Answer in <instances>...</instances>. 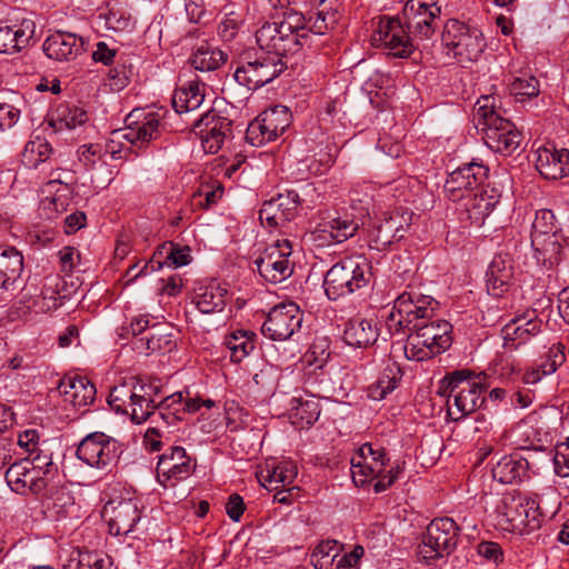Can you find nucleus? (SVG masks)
Listing matches in <instances>:
<instances>
[{
  "mask_svg": "<svg viewBox=\"0 0 569 569\" xmlns=\"http://www.w3.org/2000/svg\"><path fill=\"white\" fill-rule=\"evenodd\" d=\"M489 169L482 163L470 162L453 170L443 186L452 201L466 199L460 211V221L469 226L481 227L499 202L500 194L495 188L466 194L478 189L488 178Z\"/></svg>",
  "mask_w": 569,
  "mask_h": 569,
  "instance_id": "1",
  "label": "nucleus"
},
{
  "mask_svg": "<svg viewBox=\"0 0 569 569\" xmlns=\"http://www.w3.org/2000/svg\"><path fill=\"white\" fill-rule=\"evenodd\" d=\"M256 40L268 54H277L283 60L310 46L307 19L298 11L288 10L280 21L266 22L257 30Z\"/></svg>",
  "mask_w": 569,
  "mask_h": 569,
  "instance_id": "2",
  "label": "nucleus"
},
{
  "mask_svg": "<svg viewBox=\"0 0 569 569\" xmlns=\"http://www.w3.org/2000/svg\"><path fill=\"white\" fill-rule=\"evenodd\" d=\"M485 379V376L462 369L441 380L439 395L447 397V412L451 420L459 421L482 406L487 390Z\"/></svg>",
  "mask_w": 569,
  "mask_h": 569,
  "instance_id": "3",
  "label": "nucleus"
},
{
  "mask_svg": "<svg viewBox=\"0 0 569 569\" xmlns=\"http://www.w3.org/2000/svg\"><path fill=\"white\" fill-rule=\"evenodd\" d=\"M492 97H481L476 103V117L487 147L495 152L509 156L518 149L521 134L510 120L495 109Z\"/></svg>",
  "mask_w": 569,
  "mask_h": 569,
  "instance_id": "4",
  "label": "nucleus"
},
{
  "mask_svg": "<svg viewBox=\"0 0 569 569\" xmlns=\"http://www.w3.org/2000/svg\"><path fill=\"white\" fill-rule=\"evenodd\" d=\"M371 276V263L366 257H346L326 272L323 289L330 300H338L367 287Z\"/></svg>",
  "mask_w": 569,
  "mask_h": 569,
  "instance_id": "5",
  "label": "nucleus"
},
{
  "mask_svg": "<svg viewBox=\"0 0 569 569\" xmlns=\"http://www.w3.org/2000/svg\"><path fill=\"white\" fill-rule=\"evenodd\" d=\"M452 326L446 320H428L413 325L405 346V355L409 360L425 361L447 350L452 342Z\"/></svg>",
  "mask_w": 569,
  "mask_h": 569,
  "instance_id": "6",
  "label": "nucleus"
},
{
  "mask_svg": "<svg viewBox=\"0 0 569 569\" xmlns=\"http://www.w3.org/2000/svg\"><path fill=\"white\" fill-rule=\"evenodd\" d=\"M500 523L507 530L530 533L540 528L542 513L536 498L517 495H505L497 508Z\"/></svg>",
  "mask_w": 569,
  "mask_h": 569,
  "instance_id": "7",
  "label": "nucleus"
},
{
  "mask_svg": "<svg viewBox=\"0 0 569 569\" xmlns=\"http://www.w3.org/2000/svg\"><path fill=\"white\" fill-rule=\"evenodd\" d=\"M441 41L448 54L451 53L461 63L477 61L486 47L480 30L455 19L446 22Z\"/></svg>",
  "mask_w": 569,
  "mask_h": 569,
  "instance_id": "8",
  "label": "nucleus"
},
{
  "mask_svg": "<svg viewBox=\"0 0 569 569\" xmlns=\"http://www.w3.org/2000/svg\"><path fill=\"white\" fill-rule=\"evenodd\" d=\"M460 539V527L452 518L433 519L427 527L420 553L426 560H437L452 553Z\"/></svg>",
  "mask_w": 569,
  "mask_h": 569,
  "instance_id": "9",
  "label": "nucleus"
},
{
  "mask_svg": "<svg viewBox=\"0 0 569 569\" xmlns=\"http://www.w3.org/2000/svg\"><path fill=\"white\" fill-rule=\"evenodd\" d=\"M121 453V445L116 439L98 431L87 435L76 451L79 460L100 470H108L114 466Z\"/></svg>",
  "mask_w": 569,
  "mask_h": 569,
  "instance_id": "10",
  "label": "nucleus"
},
{
  "mask_svg": "<svg viewBox=\"0 0 569 569\" xmlns=\"http://www.w3.org/2000/svg\"><path fill=\"white\" fill-rule=\"evenodd\" d=\"M288 68L287 60L277 54L263 53L254 60H246L234 71V80L249 90L271 82Z\"/></svg>",
  "mask_w": 569,
  "mask_h": 569,
  "instance_id": "11",
  "label": "nucleus"
},
{
  "mask_svg": "<svg viewBox=\"0 0 569 569\" xmlns=\"http://www.w3.org/2000/svg\"><path fill=\"white\" fill-rule=\"evenodd\" d=\"M291 123V112L284 106H276L260 113L246 131V140L254 147L274 141Z\"/></svg>",
  "mask_w": 569,
  "mask_h": 569,
  "instance_id": "12",
  "label": "nucleus"
},
{
  "mask_svg": "<svg viewBox=\"0 0 569 569\" xmlns=\"http://www.w3.org/2000/svg\"><path fill=\"white\" fill-rule=\"evenodd\" d=\"M127 127L113 132L118 140H127L131 144H143L158 139L166 128L162 114L156 111L133 110L126 119Z\"/></svg>",
  "mask_w": 569,
  "mask_h": 569,
  "instance_id": "13",
  "label": "nucleus"
},
{
  "mask_svg": "<svg viewBox=\"0 0 569 569\" xmlns=\"http://www.w3.org/2000/svg\"><path fill=\"white\" fill-rule=\"evenodd\" d=\"M440 11L436 0H408L403 6L402 17L409 32L428 40L438 27Z\"/></svg>",
  "mask_w": 569,
  "mask_h": 569,
  "instance_id": "14",
  "label": "nucleus"
},
{
  "mask_svg": "<svg viewBox=\"0 0 569 569\" xmlns=\"http://www.w3.org/2000/svg\"><path fill=\"white\" fill-rule=\"evenodd\" d=\"M411 220L412 212L406 208L400 207L385 212L383 217L375 222L370 231V247L385 250L395 241L401 240L410 227Z\"/></svg>",
  "mask_w": 569,
  "mask_h": 569,
  "instance_id": "15",
  "label": "nucleus"
},
{
  "mask_svg": "<svg viewBox=\"0 0 569 569\" xmlns=\"http://www.w3.org/2000/svg\"><path fill=\"white\" fill-rule=\"evenodd\" d=\"M302 323V312L298 305L293 302L282 303L273 307L261 327V332L266 338L273 341H284L290 339Z\"/></svg>",
  "mask_w": 569,
  "mask_h": 569,
  "instance_id": "16",
  "label": "nucleus"
},
{
  "mask_svg": "<svg viewBox=\"0 0 569 569\" xmlns=\"http://www.w3.org/2000/svg\"><path fill=\"white\" fill-rule=\"evenodd\" d=\"M192 131L200 137L206 152L216 153L224 140L231 137L232 121L219 111L210 109L192 120Z\"/></svg>",
  "mask_w": 569,
  "mask_h": 569,
  "instance_id": "17",
  "label": "nucleus"
},
{
  "mask_svg": "<svg viewBox=\"0 0 569 569\" xmlns=\"http://www.w3.org/2000/svg\"><path fill=\"white\" fill-rule=\"evenodd\" d=\"M371 41L376 47L387 49L388 53L396 58H407L415 50L413 42L398 18L381 17Z\"/></svg>",
  "mask_w": 569,
  "mask_h": 569,
  "instance_id": "18",
  "label": "nucleus"
},
{
  "mask_svg": "<svg viewBox=\"0 0 569 569\" xmlns=\"http://www.w3.org/2000/svg\"><path fill=\"white\" fill-rule=\"evenodd\" d=\"M157 392L158 388L152 385L141 382L138 386L128 413L132 422L140 425L151 418V422H158L160 419L167 427L176 425L179 420L177 416L158 410L154 399Z\"/></svg>",
  "mask_w": 569,
  "mask_h": 569,
  "instance_id": "19",
  "label": "nucleus"
},
{
  "mask_svg": "<svg viewBox=\"0 0 569 569\" xmlns=\"http://www.w3.org/2000/svg\"><path fill=\"white\" fill-rule=\"evenodd\" d=\"M102 518L113 536H126L140 520V510L131 499L111 500L102 510Z\"/></svg>",
  "mask_w": 569,
  "mask_h": 569,
  "instance_id": "20",
  "label": "nucleus"
},
{
  "mask_svg": "<svg viewBox=\"0 0 569 569\" xmlns=\"http://www.w3.org/2000/svg\"><path fill=\"white\" fill-rule=\"evenodd\" d=\"M438 307L436 299L417 290L405 291L396 299V308L412 326L431 320Z\"/></svg>",
  "mask_w": 569,
  "mask_h": 569,
  "instance_id": "21",
  "label": "nucleus"
},
{
  "mask_svg": "<svg viewBox=\"0 0 569 569\" xmlns=\"http://www.w3.org/2000/svg\"><path fill=\"white\" fill-rule=\"evenodd\" d=\"M300 206V197L297 191L289 190L286 193H279L262 203L259 211L261 221H266L270 227L281 226L292 220Z\"/></svg>",
  "mask_w": 569,
  "mask_h": 569,
  "instance_id": "22",
  "label": "nucleus"
},
{
  "mask_svg": "<svg viewBox=\"0 0 569 569\" xmlns=\"http://www.w3.org/2000/svg\"><path fill=\"white\" fill-rule=\"evenodd\" d=\"M6 481L12 491L20 495H40L48 486L47 479L37 475V469H31L29 460L13 462L6 471Z\"/></svg>",
  "mask_w": 569,
  "mask_h": 569,
  "instance_id": "23",
  "label": "nucleus"
},
{
  "mask_svg": "<svg viewBox=\"0 0 569 569\" xmlns=\"http://www.w3.org/2000/svg\"><path fill=\"white\" fill-rule=\"evenodd\" d=\"M532 315L533 311L518 315L502 327L501 337L505 348L516 350L540 332L541 320Z\"/></svg>",
  "mask_w": 569,
  "mask_h": 569,
  "instance_id": "24",
  "label": "nucleus"
},
{
  "mask_svg": "<svg viewBox=\"0 0 569 569\" xmlns=\"http://www.w3.org/2000/svg\"><path fill=\"white\" fill-rule=\"evenodd\" d=\"M42 49L49 59L68 62L84 51V41L76 33L57 31L44 40Z\"/></svg>",
  "mask_w": 569,
  "mask_h": 569,
  "instance_id": "25",
  "label": "nucleus"
},
{
  "mask_svg": "<svg viewBox=\"0 0 569 569\" xmlns=\"http://www.w3.org/2000/svg\"><path fill=\"white\" fill-rule=\"evenodd\" d=\"M359 227L360 222L358 219L345 214L319 224L312 236L313 240L317 241L319 246L341 243L353 237Z\"/></svg>",
  "mask_w": 569,
  "mask_h": 569,
  "instance_id": "26",
  "label": "nucleus"
},
{
  "mask_svg": "<svg viewBox=\"0 0 569 569\" xmlns=\"http://www.w3.org/2000/svg\"><path fill=\"white\" fill-rule=\"evenodd\" d=\"M192 467L190 458L184 448L171 447L170 452L160 456L157 465V478L160 483L166 486L168 480H182L191 473Z\"/></svg>",
  "mask_w": 569,
  "mask_h": 569,
  "instance_id": "27",
  "label": "nucleus"
},
{
  "mask_svg": "<svg viewBox=\"0 0 569 569\" xmlns=\"http://www.w3.org/2000/svg\"><path fill=\"white\" fill-rule=\"evenodd\" d=\"M36 34L32 19H22L12 26H0V53L13 54L27 48Z\"/></svg>",
  "mask_w": 569,
  "mask_h": 569,
  "instance_id": "28",
  "label": "nucleus"
},
{
  "mask_svg": "<svg viewBox=\"0 0 569 569\" xmlns=\"http://www.w3.org/2000/svg\"><path fill=\"white\" fill-rule=\"evenodd\" d=\"M536 168L546 179L557 180L569 176V150L539 148L536 152Z\"/></svg>",
  "mask_w": 569,
  "mask_h": 569,
  "instance_id": "29",
  "label": "nucleus"
},
{
  "mask_svg": "<svg viewBox=\"0 0 569 569\" xmlns=\"http://www.w3.org/2000/svg\"><path fill=\"white\" fill-rule=\"evenodd\" d=\"M23 256L13 247H0V289L14 291L23 283Z\"/></svg>",
  "mask_w": 569,
  "mask_h": 569,
  "instance_id": "30",
  "label": "nucleus"
},
{
  "mask_svg": "<svg viewBox=\"0 0 569 569\" xmlns=\"http://www.w3.org/2000/svg\"><path fill=\"white\" fill-rule=\"evenodd\" d=\"M529 461L519 453L501 457L492 467L495 480L505 485H513L529 478Z\"/></svg>",
  "mask_w": 569,
  "mask_h": 569,
  "instance_id": "31",
  "label": "nucleus"
},
{
  "mask_svg": "<svg viewBox=\"0 0 569 569\" xmlns=\"http://www.w3.org/2000/svg\"><path fill=\"white\" fill-rule=\"evenodd\" d=\"M513 274L512 260L509 256L497 254L487 272L486 284L489 295L501 297L508 291Z\"/></svg>",
  "mask_w": 569,
  "mask_h": 569,
  "instance_id": "32",
  "label": "nucleus"
},
{
  "mask_svg": "<svg viewBox=\"0 0 569 569\" xmlns=\"http://www.w3.org/2000/svg\"><path fill=\"white\" fill-rule=\"evenodd\" d=\"M378 338L377 323L373 319L355 317L345 325L343 340L356 348H367L373 345Z\"/></svg>",
  "mask_w": 569,
  "mask_h": 569,
  "instance_id": "33",
  "label": "nucleus"
},
{
  "mask_svg": "<svg viewBox=\"0 0 569 569\" xmlns=\"http://www.w3.org/2000/svg\"><path fill=\"white\" fill-rule=\"evenodd\" d=\"M176 347L169 327L166 325L154 323L150 327L149 331L134 339L133 348L140 353L150 352H169Z\"/></svg>",
  "mask_w": 569,
  "mask_h": 569,
  "instance_id": "34",
  "label": "nucleus"
},
{
  "mask_svg": "<svg viewBox=\"0 0 569 569\" xmlns=\"http://www.w3.org/2000/svg\"><path fill=\"white\" fill-rule=\"evenodd\" d=\"M58 389L76 408L92 403L97 393L94 385L84 377H66L60 381Z\"/></svg>",
  "mask_w": 569,
  "mask_h": 569,
  "instance_id": "35",
  "label": "nucleus"
},
{
  "mask_svg": "<svg viewBox=\"0 0 569 569\" xmlns=\"http://www.w3.org/2000/svg\"><path fill=\"white\" fill-rule=\"evenodd\" d=\"M531 246L535 258L547 270H552L561 261L562 244L560 234H550L545 238H532Z\"/></svg>",
  "mask_w": 569,
  "mask_h": 569,
  "instance_id": "36",
  "label": "nucleus"
},
{
  "mask_svg": "<svg viewBox=\"0 0 569 569\" xmlns=\"http://www.w3.org/2000/svg\"><path fill=\"white\" fill-rule=\"evenodd\" d=\"M204 101V84L190 81L187 86L174 90L172 107L179 114H188L198 110Z\"/></svg>",
  "mask_w": 569,
  "mask_h": 569,
  "instance_id": "37",
  "label": "nucleus"
},
{
  "mask_svg": "<svg viewBox=\"0 0 569 569\" xmlns=\"http://www.w3.org/2000/svg\"><path fill=\"white\" fill-rule=\"evenodd\" d=\"M227 289L217 282L199 288L193 302L201 313L221 312L227 303Z\"/></svg>",
  "mask_w": 569,
  "mask_h": 569,
  "instance_id": "38",
  "label": "nucleus"
},
{
  "mask_svg": "<svg viewBox=\"0 0 569 569\" xmlns=\"http://www.w3.org/2000/svg\"><path fill=\"white\" fill-rule=\"evenodd\" d=\"M342 546L336 540L320 542L311 555L315 569H342Z\"/></svg>",
  "mask_w": 569,
  "mask_h": 569,
  "instance_id": "39",
  "label": "nucleus"
},
{
  "mask_svg": "<svg viewBox=\"0 0 569 569\" xmlns=\"http://www.w3.org/2000/svg\"><path fill=\"white\" fill-rule=\"evenodd\" d=\"M227 60V54L209 42L199 44L190 57L191 66L199 71H214Z\"/></svg>",
  "mask_w": 569,
  "mask_h": 569,
  "instance_id": "40",
  "label": "nucleus"
},
{
  "mask_svg": "<svg viewBox=\"0 0 569 569\" xmlns=\"http://www.w3.org/2000/svg\"><path fill=\"white\" fill-rule=\"evenodd\" d=\"M63 569H112V560L100 551L73 550Z\"/></svg>",
  "mask_w": 569,
  "mask_h": 569,
  "instance_id": "41",
  "label": "nucleus"
},
{
  "mask_svg": "<svg viewBox=\"0 0 569 569\" xmlns=\"http://www.w3.org/2000/svg\"><path fill=\"white\" fill-rule=\"evenodd\" d=\"M256 335L251 331L238 330L224 338V347L230 353L232 362L239 363L256 348Z\"/></svg>",
  "mask_w": 569,
  "mask_h": 569,
  "instance_id": "42",
  "label": "nucleus"
},
{
  "mask_svg": "<svg viewBox=\"0 0 569 569\" xmlns=\"http://www.w3.org/2000/svg\"><path fill=\"white\" fill-rule=\"evenodd\" d=\"M401 379V370L396 365L387 366L376 382L368 387V397L372 400H382L392 392Z\"/></svg>",
  "mask_w": 569,
  "mask_h": 569,
  "instance_id": "43",
  "label": "nucleus"
},
{
  "mask_svg": "<svg viewBox=\"0 0 569 569\" xmlns=\"http://www.w3.org/2000/svg\"><path fill=\"white\" fill-rule=\"evenodd\" d=\"M291 405L290 418L297 428L302 429L311 426L320 416L319 403L313 399L293 398Z\"/></svg>",
  "mask_w": 569,
  "mask_h": 569,
  "instance_id": "44",
  "label": "nucleus"
},
{
  "mask_svg": "<svg viewBox=\"0 0 569 569\" xmlns=\"http://www.w3.org/2000/svg\"><path fill=\"white\" fill-rule=\"evenodd\" d=\"M140 383L141 382L136 378H130L128 381L114 386L110 391L108 399L110 407L117 413H129V407L133 401L132 399L136 395V389Z\"/></svg>",
  "mask_w": 569,
  "mask_h": 569,
  "instance_id": "45",
  "label": "nucleus"
},
{
  "mask_svg": "<svg viewBox=\"0 0 569 569\" xmlns=\"http://www.w3.org/2000/svg\"><path fill=\"white\" fill-rule=\"evenodd\" d=\"M297 467L292 462L284 461L278 463L272 469L267 468L266 471L261 472V481L263 485L267 483L269 486L276 485L273 487L274 490H278L280 487L286 488L292 485L297 477Z\"/></svg>",
  "mask_w": 569,
  "mask_h": 569,
  "instance_id": "46",
  "label": "nucleus"
},
{
  "mask_svg": "<svg viewBox=\"0 0 569 569\" xmlns=\"http://www.w3.org/2000/svg\"><path fill=\"white\" fill-rule=\"evenodd\" d=\"M88 121L87 112L77 106L61 104L56 110V117L51 119V124L57 130L76 129Z\"/></svg>",
  "mask_w": 569,
  "mask_h": 569,
  "instance_id": "47",
  "label": "nucleus"
},
{
  "mask_svg": "<svg viewBox=\"0 0 569 569\" xmlns=\"http://www.w3.org/2000/svg\"><path fill=\"white\" fill-rule=\"evenodd\" d=\"M257 266L259 274L271 283H279L283 280L288 279L295 268L293 261L286 262H271L270 259H267L264 262H254Z\"/></svg>",
  "mask_w": 569,
  "mask_h": 569,
  "instance_id": "48",
  "label": "nucleus"
},
{
  "mask_svg": "<svg viewBox=\"0 0 569 569\" xmlns=\"http://www.w3.org/2000/svg\"><path fill=\"white\" fill-rule=\"evenodd\" d=\"M52 153V147L44 139L37 138L29 141L22 152V162L29 168H37L46 162Z\"/></svg>",
  "mask_w": 569,
  "mask_h": 569,
  "instance_id": "49",
  "label": "nucleus"
},
{
  "mask_svg": "<svg viewBox=\"0 0 569 569\" xmlns=\"http://www.w3.org/2000/svg\"><path fill=\"white\" fill-rule=\"evenodd\" d=\"M60 286H63V281H61L60 278H47L41 291V300L38 301L40 303L41 311L47 312L56 310L62 305V298L64 297L60 295Z\"/></svg>",
  "mask_w": 569,
  "mask_h": 569,
  "instance_id": "50",
  "label": "nucleus"
},
{
  "mask_svg": "<svg viewBox=\"0 0 569 569\" xmlns=\"http://www.w3.org/2000/svg\"><path fill=\"white\" fill-rule=\"evenodd\" d=\"M383 470L385 462L377 466L369 460L360 459V457L352 458L351 460L352 480L357 486H363L369 479H376V476H379Z\"/></svg>",
  "mask_w": 569,
  "mask_h": 569,
  "instance_id": "51",
  "label": "nucleus"
},
{
  "mask_svg": "<svg viewBox=\"0 0 569 569\" xmlns=\"http://www.w3.org/2000/svg\"><path fill=\"white\" fill-rule=\"evenodd\" d=\"M99 18L104 20L109 30L127 31L133 27L131 14L122 8H109L106 12H100Z\"/></svg>",
  "mask_w": 569,
  "mask_h": 569,
  "instance_id": "52",
  "label": "nucleus"
},
{
  "mask_svg": "<svg viewBox=\"0 0 569 569\" xmlns=\"http://www.w3.org/2000/svg\"><path fill=\"white\" fill-rule=\"evenodd\" d=\"M550 234H558L555 214L549 209L538 210L532 222L531 239Z\"/></svg>",
  "mask_w": 569,
  "mask_h": 569,
  "instance_id": "53",
  "label": "nucleus"
},
{
  "mask_svg": "<svg viewBox=\"0 0 569 569\" xmlns=\"http://www.w3.org/2000/svg\"><path fill=\"white\" fill-rule=\"evenodd\" d=\"M24 460H29L31 469H37V475L44 477L47 480L57 471L52 453L42 447L32 452V455H29Z\"/></svg>",
  "mask_w": 569,
  "mask_h": 569,
  "instance_id": "54",
  "label": "nucleus"
},
{
  "mask_svg": "<svg viewBox=\"0 0 569 569\" xmlns=\"http://www.w3.org/2000/svg\"><path fill=\"white\" fill-rule=\"evenodd\" d=\"M291 253L292 244L288 239L277 240L274 243L268 246L254 262H264L267 259L276 263L292 261L290 258Z\"/></svg>",
  "mask_w": 569,
  "mask_h": 569,
  "instance_id": "55",
  "label": "nucleus"
},
{
  "mask_svg": "<svg viewBox=\"0 0 569 569\" xmlns=\"http://www.w3.org/2000/svg\"><path fill=\"white\" fill-rule=\"evenodd\" d=\"M509 86L510 92L520 101L539 94V82L533 76L516 77Z\"/></svg>",
  "mask_w": 569,
  "mask_h": 569,
  "instance_id": "56",
  "label": "nucleus"
},
{
  "mask_svg": "<svg viewBox=\"0 0 569 569\" xmlns=\"http://www.w3.org/2000/svg\"><path fill=\"white\" fill-rule=\"evenodd\" d=\"M223 189L218 187L212 189L209 186L200 187L197 192L192 194L191 204L194 208H209L217 203L221 198Z\"/></svg>",
  "mask_w": 569,
  "mask_h": 569,
  "instance_id": "57",
  "label": "nucleus"
},
{
  "mask_svg": "<svg viewBox=\"0 0 569 569\" xmlns=\"http://www.w3.org/2000/svg\"><path fill=\"white\" fill-rule=\"evenodd\" d=\"M386 327L390 335L413 332L412 325L407 322V318L399 312V309L396 308V303L386 318Z\"/></svg>",
  "mask_w": 569,
  "mask_h": 569,
  "instance_id": "58",
  "label": "nucleus"
},
{
  "mask_svg": "<svg viewBox=\"0 0 569 569\" xmlns=\"http://www.w3.org/2000/svg\"><path fill=\"white\" fill-rule=\"evenodd\" d=\"M131 70L124 64H118L108 72L109 86L112 90L120 91L129 84Z\"/></svg>",
  "mask_w": 569,
  "mask_h": 569,
  "instance_id": "59",
  "label": "nucleus"
},
{
  "mask_svg": "<svg viewBox=\"0 0 569 569\" xmlns=\"http://www.w3.org/2000/svg\"><path fill=\"white\" fill-rule=\"evenodd\" d=\"M154 426L149 427L144 433L143 442L150 451H159L162 447L161 438L163 436L162 426L168 428L160 419L153 422Z\"/></svg>",
  "mask_w": 569,
  "mask_h": 569,
  "instance_id": "60",
  "label": "nucleus"
},
{
  "mask_svg": "<svg viewBox=\"0 0 569 569\" xmlns=\"http://www.w3.org/2000/svg\"><path fill=\"white\" fill-rule=\"evenodd\" d=\"M402 471L403 467L400 463H397L387 473L380 472L379 476H376L377 481L373 485L375 492L380 493L390 488Z\"/></svg>",
  "mask_w": 569,
  "mask_h": 569,
  "instance_id": "61",
  "label": "nucleus"
},
{
  "mask_svg": "<svg viewBox=\"0 0 569 569\" xmlns=\"http://www.w3.org/2000/svg\"><path fill=\"white\" fill-rule=\"evenodd\" d=\"M150 327L148 316H139L131 320L129 327H122L121 330L126 331V338L131 335L137 339L144 336L149 331Z\"/></svg>",
  "mask_w": 569,
  "mask_h": 569,
  "instance_id": "62",
  "label": "nucleus"
},
{
  "mask_svg": "<svg viewBox=\"0 0 569 569\" xmlns=\"http://www.w3.org/2000/svg\"><path fill=\"white\" fill-rule=\"evenodd\" d=\"M20 110L0 101V130L11 128L19 119Z\"/></svg>",
  "mask_w": 569,
  "mask_h": 569,
  "instance_id": "63",
  "label": "nucleus"
},
{
  "mask_svg": "<svg viewBox=\"0 0 569 569\" xmlns=\"http://www.w3.org/2000/svg\"><path fill=\"white\" fill-rule=\"evenodd\" d=\"M18 445L24 449L28 455H32V452L41 448L38 431L34 429L24 430L18 437Z\"/></svg>",
  "mask_w": 569,
  "mask_h": 569,
  "instance_id": "64",
  "label": "nucleus"
}]
</instances>
